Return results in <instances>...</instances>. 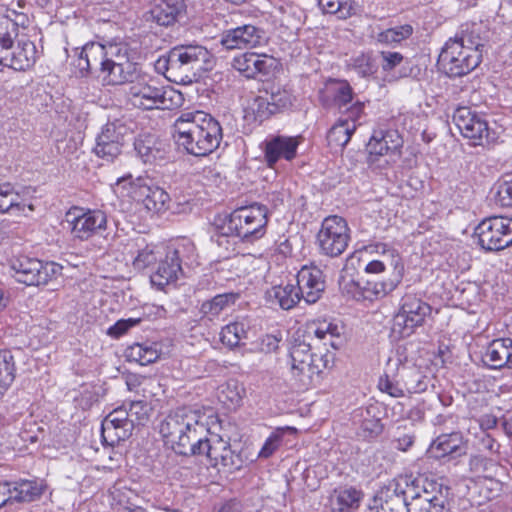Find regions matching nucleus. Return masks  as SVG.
<instances>
[{
    "mask_svg": "<svg viewBox=\"0 0 512 512\" xmlns=\"http://www.w3.org/2000/svg\"><path fill=\"white\" fill-rule=\"evenodd\" d=\"M198 410L180 407L171 411L160 424V434L172 450L183 456L206 455L218 471L233 473L243 468L246 458L229 440L219 435L207 438L209 429Z\"/></svg>",
    "mask_w": 512,
    "mask_h": 512,
    "instance_id": "obj_1",
    "label": "nucleus"
},
{
    "mask_svg": "<svg viewBox=\"0 0 512 512\" xmlns=\"http://www.w3.org/2000/svg\"><path fill=\"white\" fill-rule=\"evenodd\" d=\"M76 66L80 76L97 72L103 84L111 86L131 84L140 73L139 65L130 59L127 49L96 42L83 46Z\"/></svg>",
    "mask_w": 512,
    "mask_h": 512,
    "instance_id": "obj_2",
    "label": "nucleus"
},
{
    "mask_svg": "<svg viewBox=\"0 0 512 512\" xmlns=\"http://www.w3.org/2000/svg\"><path fill=\"white\" fill-rule=\"evenodd\" d=\"M487 33L477 23L464 24L443 46L438 64L449 77H461L474 70L482 61V49Z\"/></svg>",
    "mask_w": 512,
    "mask_h": 512,
    "instance_id": "obj_3",
    "label": "nucleus"
},
{
    "mask_svg": "<svg viewBox=\"0 0 512 512\" xmlns=\"http://www.w3.org/2000/svg\"><path fill=\"white\" fill-rule=\"evenodd\" d=\"M423 488L424 495L417 494L419 503L409 507L405 489L393 480L377 492L369 512H451L449 487L427 482Z\"/></svg>",
    "mask_w": 512,
    "mask_h": 512,
    "instance_id": "obj_4",
    "label": "nucleus"
},
{
    "mask_svg": "<svg viewBox=\"0 0 512 512\" xmlns=\"http://www.w3.org/2000/svg\"><path fill=\"white\" fill-rule=\"evenodd\" d=\"M174 139L187 153L203 157L215 151L222 140V127L203 111L182 112L174 123Z\"/></svg>",
    "mask_w": 512,
    "mask_h": 512,
    "instance_id": "obj_5",
    "label": "nucleus"
},
{
    "mask_svg": "<svg viewBox=\"0 0 512 512\" xmlns=\"http://www.w3.org/2000/svg\"><path fill=\"white\" fill-rule=\"evenodd\" d=\"M215 65L213 54L198 44L177 45L165 59L167 77L176 83L190 84Z\"/></svg>",
    "mask_w": 512,
    "mask_h": 512,
    "instance_id": "obj_6",
    "label": "nucleus"
},
{
    "mask_svg": "<svg viewBox=\"0 0 512 512\" xmlns=\"http://www.w3.org/2000/svg\"><path fill=\"white\" fill-rule=\"evenodd\" d=\"M291 375L295 385L300 390H307L314 386L324 369L333 361V354L314 353L311 344L299 342L290 349Z\"/></svg>",
    "mask_w": 512,
    "mask_h": 512,
    "instance_id": "obj_7",
    "label": "nucleus"
},
{
    "mask_svg": "<svg viewBox=\"0 0 512 512\" xmlns=\"http://www.w3.org/2000/svg\"><path fill=\"white\" fill-rule=\"evenodd\" d=\"M223 219L224 233H235L240 241L253 242L266 233L268 208L263 204L253 203L235 209Z\"/></svg>",
    "mask_w": 512,
    "mask_h": 512,
    "instance_id": "obj_8",
    "label": "nucleus"
},
{
    "mask_svg": "<svg viewBox=\"0 0 512 512\" xmlns=\"http://www.w3.org/2000/svg\"><path fill=\"white\" fill-rule=\"evenodd\" d=\"M172 90H166L152 78L141 76L133 80L126 92L127 100L131 105L143 110L166 109L172 100Z\"/></svg>",
    "mask_w": 512,
    "mask_h": 512,
    "instance_id": "obj_9",
    "label": "nucleus"
},
{
    "mask_svg": "<svg viewBox=\"0 0 512 512\" xmlns=\"http://www.w3.org/2000/svg\"><path fill=\"white\" fill-rule=\"evenodd\" d=\"M14 277L20 283L31 286L47 285L62 276L63 267L55 262H42L36 258L19 256L11 261Z\"/></svg>",
    "mask_w": 512,
    "mask_h": 512,
    "instance_id": "obj_10",
    "label": "nucleus"
},
{
    "mask_svg": "<svg viewBox=\"0 0 512 512\" xmlns=\"http://www.w3.org/2000/svg\"><path fill=\"white\" fill-rule=\"evenodd\" d=\"M431 313V307L413 293H406L400 301L399 310L394 315L392 330L400 337H408L417 327L424 324Z\"/></svg>",
    "mask_w": 512,
    "mask_h": 512,
    "instance_id": "obj_11",
    "label": "nucleus"
},
{
    "mask_svg": "<svg viewBox=\"0 0 512 512\" xmlns=\"http://www.w3.org/2000/svg\"><path fill=\"white\" fill-rule=\"evenodd\" d=\"M347 221L337 215L326 217L317 234L320 252L329 257H338L345 252L350 242Z\"/></svg>",
    "mask_w": 512,
    "mask_h": 512,
    "instance_id": "obj_12",
    "label": "nucleus"
},
{
    "mask_svg": "<svg viewBox=\"0 0 512 512\" xmlns=\"http://www.w3.org/2000/svg\"><path fill=\"white\" fill-rule=\"evenodd\" d=\"M479 245L487 251H499L512 244V218L494 216L484 219L474 232Z\"/></svg>",
    "mask_w": 512,
    "mask_h": 512,
    "instance_id": "obj_13",
    "label": "nucleus"
},
{
    "mask_svg": "<svg viewBox=\"0 0 512 512\" xmlns=\"http://www.w3.org/2000/svg\"><path fill=\"white\" fill-rule=\"evenodd\" d=\"M65 217L72 237L80 241H87L107 228V216L101 210L75 206L67 211Z\"/></svg>",
    "mask_w": 512,
    "mask_h": 512,
    "instance_id": "obj_14",
    "label": "nucleus"
},
{
    "mask_svg": "<svg viewBox=\"0 0 512 512\" xmlns=\"http://www.w3.org/2000/svg\"><path fill=\"white\" fill-rule=\"evenodd\" d=\"M453 121L463 137L472 144L484 145L490 140V128L486 118L469 107H459L453 114Z\"/></svg>",
    "mask_w": 512,
    "mask_h": 512,
    "instance_id": "obj_15",
    "label": "nucleus"
},
{
    "mask_svg": "<svg viewBox=\"0 0 512 512\" xmlns=\"http://www.w3.org/2000/svg\"><path fill=\"white\" fill-rule=\"evenodd\" d=\"M187 248L184 245L178 247H167L159 257V262L154 273L151 274L150 280L153 286L163 289L178 280L182 275L183 253Z\"/></svg>",
    "mask_w": 512,
    "mask_h": 512,
    "instance_id": "obj_16",
    "label": "nucleus"
},
{
    "mask_svg": "<svg viewBox=\"0 0 512 512\" xmlns=\"http://www.w3.org/2000/svg\"><path fill=\"white\" fill-rule=\"evenodd\" d=\"M127 415L126 405L124 404L115 408L104 418L101 425V435L106 444L114 446L131 436L133 428Z\"/></svg>",
    "mask_w": 512,
    "mask_h": 512,
    "instance_id": "obj_17",
    "label": "nucleus"
},
{
    "mask_svg": "<svg viewBox=\"0 0 512 512\" xmlns=\"http://www.w3.org/2000/svg\"><path fill=\"white\" fill-rule=\"evenodd\" d=\"M299 137L276 135L264 141V160L269 168H274L280 160L292 161L297 156Z\"/></svg>",
    "mask_w": 512,
    "mask_h": 512,
    "instance_id": "obj_18",
    "label": "nucleus"
},
{
    "mask_svg": "<svg viewBox=\"0 0 512 512\" xmlns=\"http://www.w3.org/2000/svg\"><path fill=\"white\" fill-rule=\"evenodd\" d=\"M131 189L134 198L141 201L147 210L160 212L167 208L169 194L162 188L152 185L151 181L139 177L131 184Z\"/></svg>",
    "mask_w": 512,
    "mask_h": 512,
    "instance_id": "obj_19",
    "label": "nucleus"
},
{
    "mask_svg": "<svg viewBox=\"0 0 512 512\" xmlns=\"http://www.w3.org/2000/svg\"><path fill=\"white\" fill-rule=\"evenodd\" d=\"M265 40V32L254 25L238 26L223 33L221 44L227 50L253 48Z\"/></svg>",
    "mask_w": 512,
    "mask_h": 512,
    "instance_id": "obj_20",
    "label": "nucleus"
},
{
    "mask_svg": "<svg viewBox=\"0 0 512 512\" xmlns=\"http://www.w3.org/2000/svg\"><path fill=\"white\" fill-rule=\"evenodd\" d=\"M296 286L306 303H316L325 289L323 272L317 266L302 267L297 274Z\"/></svg>",
    "mask_w": 512,
    "mask_h": 512,
    "instance_id": "obj_21",
    "label": "nucleus"
},
{
    "mask_svg": "<svg viewBox=\"0 0 512 512\" xmlns=\"http://www.w3.org/2000/svg\"><path fill=\"white\" fill-rule=\"evenodd\" d=\"M232 66L246 78L266 76L274 68V59L265 54L247 52L236 56Z\"/></svg>",
    "mask_w": 512,
    "mask_h": 512,
    "instance_id": "obj_22",
    "label": "nucleus"
},
{
    "mask_svg": "<svg viewBox=\"0 0 512 512\" xmlns=\"http://www.w3.org/2000/svg\"><path fill=\"white\" fill-rule=\"evenodd\" d=\"M36 54L37 50L33 42H18L0 57V67L7 66L17 71H25L35 64Z\"/></svg>",
    "mask_w": 512,
    "mask_h": 512,
    "instance_id": "obj_23",
    "label": "nucleus"
},
{
    "mask_svg": "<svg viewBox=\"0 0 512 512\" xmlns=\"http://www.w3.org/2000/svg\"><path fill=\"white\" fill-rule=\"evenodd\" d=\"M344 333V327L339 321L329 319H315L307 324V334L318 341H324V345L329 344L337 349L341 344V337Z\"/></svg>",
    "mask_w": 512,
    "mask_h": 512,
    "instance_id": "obj_24",
    "label": "nucleus"
},
{
    "mask_svg": "<svg viewBox=\"0 0 512 512\" xmlns=\"http://www.w3.org/2000/svg\"><path fill=\"white\" fill-rule=\"evenodd\" d=\"M483 361L491 369H512V339H494L487 346Z\"/></svg>",
    "mask_w": 512,
    "mask_h": 512,
    "instance_id": "obj_25",
    "label": "nucleus"
},
{
    "mask_svg": "<svg viewBox=\"0 0 512 512\" xmlns=\"http://www.w3.org/2000/svg\"><path fill=\"white\" fill-rule=\"evenodd\" d=\"M363 499V492L355 487L335 489L328 498L327 507L331 512H355Z\"/></svg>",
    "mask_w": 512,
    "mask_h": 512,
    "instance_id": "obj_26",
    "label": "nucleus"
},
{
    "mask_svg": "<svg viewBox=\"0 0 512 512\" xmlns=\"http://www.w3.org/2000/svg\"><path fill=\"white\" fill-rule=\"evenodd\" d=\"M138 156L146 164H159L167 158L166 144L152 135H144L134 142Z\"/></svg>",
    "mask_w": 512,
    "mask_h": 512,
    "instance_id": "obj_27",
    "label": "nucleus"
},
{
    "mask_svg": "<svg viewBox=\"0 0 512 512\" xmlns=\"http://www.w3.org/2000/svg\"><path fill=\"white\" fill-rule=\"evenodd\" d=\"M184 7L183 0H159L150 10V18L159 26L168 27L178 21Z\"/></svg>",
    "mask_w": 512,
    "mask_h": 512,
    "instance_id": "obj_28",
    "label": "nucleus"
},
{
    "mask_svg": "<svg viewBox=\"0 0 512 512\" xmlns=\"http://www.w3.org/2000/svg\"><path fill=\"white\" fill-rule=\"evenodd\" d=\"M26 209L32 212L35 207L32 203H26L11 183L0 184V213L11 211L27 216Z\"/></svg>",
    "mask_w": 512,
    "mask_h": 512,
    "instance_id": "obj_29",
    "label": "nucleus"
},
{
    "mask_svg": "<svg viewBox=\"0 0 512 512\" xmlns=\"http://www.w3.org/2000/svg\"><path fill=\"white\" fill-rule=\"evenodd\" d=\"M402 146V140L397 131L375 132L367 145L371 155L383 156L396 152Z\"/></svg>",
    "mask_w": 512,
    "mask_h": 512,
    "instance_id": "obj_30",
    "label": "nucleus"
},
{
    "mask_svg": "<svg viewBox=\"0 0 512 512\" xmlns=\"http://www.w3.org/2000/svg\"><path fill=\"white\" fill-rule=\"evenodd\" d=\"M159 345L155 342L134 343L125 349L124 356L128 362L142 366L156 362L160 357Z\"/></svg>",
    "mask_w": 512,
    "mask_h": 512,
    "instance_id": "obj_31",
    "label": "nucleus"
},
{
    "mask_svg": "<svg viewBox=\"0 0 512 512\" xmlns=\"http://www.w3.org/2000/svg\"><path fill=\"white\" fill-rule=\"evenodd\" d=\"M365 250L370 253H376L377 258L375 260L383 262V266L388 270H392V275L399 273L400 276H403L404 265L396 249L385 243H375L366 246Z\"/></svg>",
    "mask_w": 512,
    "mask_h": 512,
    "instance_id": "obj_32",
    "label": "nucleus"
},
{
    "mask_svg": "<svg viewBox=\"0 0 512 512\" xmlns=\"http://www.w3.org/2000/svg\"><path fill=\"white\" fill-rule=\"evenodd\" d=\"M266 296L271 304H277L284 310L292 309L303 299L299 289L293 284L272 287L266 292Z\"/></svg>",
    "mask_w": 512,
    "mask_h": 512,
    "instance_id": "obj_33",
    "label": "nucleus"
},
{
    "mask_svg": "<svg viewBox=\"0 0 512 512\" xmlns=\"http://www.w3.org/2000/svg\"><path fill=\"white\" fill-rule=\"evenodd\" d=\"M463 438L460 433L453 432L438 436L430 445L429 452L435 458H443L454 453H464Z\"/></svg>",
    "mask_w": 512,
    "mask_h": 512,
    "instance_id": "obj_34",
    "label": "nucleus"
},
{
    "mask_svg": "<svg viewBox=\"0 0 512 512\" xmlns=\"http://www.w3.org/2000/svg\"><path fill=\"white\" fill-rule=\"evenodd\" d=\"M132 122L126 118H117L109 120L102 128L100 134L97 136L101 139L117 144L124 145L125 140L133 131Z\"/></svg>",
    "mask_w": 512,
    "mask_h": 512,
    "instance_id": "obj_35",
    "label": "nucleus"
},
{
    "mask_svg": "<svg viewBox=\"0 0 512 512\" xmlns=\"http://www.w3.org/2000/svg\"><path fill=\"white\" fill-rule=\"evenodd\" d=\"M13 503L31 502L43 493V486L36 480L10 481Z\"/></svg>",
    "mask_w": 512,
    "mask_h": 512,
    "instance_id": "obj_36",
    "label": "nucleus"
},
{
    "mask_svg": "<svg viewBox=\"0 0 512 512\" xmlns=\"http://www.w3.org/2000/svg\"><path fill=\"white\" fill-rule=\"evenodd\" d=\"M379 407L371 405L364 411H361L362 417L358 434L363 438L370 439L379 436L383 431V424L380 417L377 415Z\"/></svg>",
    "mask_w": 512,
    "mask_h": 512,
    "instance_id": "obj_37",
    "label": "nucleus"
},
{
    "mask_svg": "<svg viewBox=\"0 0 512 512\" xmlns=\"http://www.w3.org/2000/svg\"><path fill=\"white\" fill-rule=\"evenodd\" d=\"M355 130L356 124L353 121L340 118L328 131L327 141L333 148H343Z\"/></svg>",
    "mask_w": 512,
    "mask_h": 512,
    "instance_id": "obj_38",
    "label": "nucleus"
},
{
    "mask_svg": "<svg viewBox=\"0 0 512 512\" xmlns=\"http://www.w3.org/2000/svg\"><path fill=\"white\" fill-rule=\"evenodd\" d=\"M318 7L322 13L336 15L338 19H347L356 13L353 0H318Z\"/></svg>",
    "mask_w": 512,
    "mask_h": 512,
    "instance_id": "obj_39",
    "label": "nucleus"
},
{
    "mask_svg": "<svg viewBox=\"0 0 512 512\" xmlns=\"http://www.w3.org/2000/svg\"><path fill=\"white\" fill-rule=\"evenodd\" d=\"M15 360L9 350H0V399L15 379Z\"/></svg>",
    "mask_w": 512,
    "mask_h": 512,
    "instance_id": "obj_40",
    "label": "nucleus"
},
{
    "mask_svg": "<svg viewBox=\"0 0 512 512\" xmlns=\"http://www.w3.org/2000/svg\"><path fill=\"white\" fill-rule=\"evenodd\" d=\"M18 33V24L8 16L0 14V57L13 48Z\"/></svg>",
    "mask_w": 512,
    "mask_h": 512,
    "instance_id": "obj_41",
    "label": "nucleus"
},
{
    "mask_svg": "<svg viewBox=\"0 0 512 512\" xmlns=\"http://www.w3.org/2000/svg\"><path fill=\"white\" fill-rule=\"evenodd\" d=\"M237 298L238 295L235 293L218 294L212 299L203 302L200 311L211 319L218 316L226 307L234 304Z\"/></svg>",
    "mask_w": 512,
    "mask_h": 512,
    "instance_id": "obj_42",
    "label": "nucleus"
},
{
    "mask_svg": "<svg viewBox=\"0 0 512 512\" xmlns=\"http://www.w3.org/2000/svg\"><path fill=\"white\" fill-rule=\"evenodd\" d=\"M244 394V388L236 380H229L220 386L218 399L227 407L240 405Z\"/></svg>",
    "mask_w": 512,
    "mask_h": 512,
    "instance_id": "obj_43",
    "label": "nucleus"
},
{
    "mask_svg": "<svg viewBox=\"0 0 512 512\" xmlns=\"http://www.w3.org/2000/svg\"><path fill=\"white\" fill-rule=\"evenodd\" d=\"M151 411L152 409L146 401L130 402L128 408L126 407V413L132 428L134 429L136 425H144L149 420Z\"/></svg>",
    "mask_w": 512,
    "mask_h": 512,
    "instance_id": "obj_44",
    "label": "nucleus"
},
{
    "mask_svg": "<svg viewBox=\"0 0 512 512\" xmlns=\"http://www.w3.org/2000/svg\"><path fill=\"white\" fill-rule=\"evenodd\" d=\"M245 324L233 322L222 328L220 337L223 344L229 347H236L243 338H246Z\"/></svg>",
    "mask_w": 512,
    "mask_h": 512,
    "instance_id": "obj_45",
    "label": "nucleus"
},
{
    "mask_svg": "<svg viewBox=\"0 0 512 512\" xmlns=\"http://www.w3.org/2000/svg\"><path fill=\"white\" fill-rule=\"evenodd\" d=\"M224 226V219L220 218L216 220L215 227H216V234L212 236V240L217 244L219 248H223L227 255L225 257H229L231 253L235 251L234 245L236 244V239H239V237L236 236L235 233H224L222 231V227Z\"/></svg>",
    "mask_w": 512,
    "mask_h": 512,
    "instance_id": "obj_46",
    "label": "nucleus"
},
{
    "mask_svg": "<svg viewBox=\"0 0 512 512\" xmlns=\"http://www.w3.org/2000/svg\"><path fill=\"white\" fill-rule=\"evenodd\" d=\"M412 27L408 24L386 29L380 32L376 39L382 44H395L407 39L412 34Z\"/></svg>",
    "mask_w": 512,
    "mask_h": 512,
    "instance_id": "obj_47",
    "label": "nucleus"
},
{
    "mask_svg": "<svg viewBox=\"0 0 512 512\" xmlns=\"http://www.w3.org/2000/svg\"><path fill=\"white\" fill-rule=\"evenodd\" d=\"M123 145L116 142L96 138V145L93 149L94 153L107 162H113L122 152Z\"/></svg>",
    "mask_w": 512,
    "mask_h": 512,
    "instance_id": "obj_48",
    "label": "nucleus"
},
{
    "mask_svg": "<svg viewBox=\"0 0 512 512\" xmlns=\"http://www.w3.org/2000/svg\"><path fill=\"white\" fill-rule=\"evenodd\" d=\"M403 276H400L399 273L396 275H392V277L388 281H382V282H375L371 283L368 282L367 286L363 289L374 295L376 298H381L387 295L388 293L392 292L401 282Z\"/></svg>",
    "mask_w": 512,
    "mask_h": 512,
    "instance_id": "obj_49",
    "label": "nucleus"
},
{
    "mask_svg": "<svg viewBox=\"0 0 512 512\" xmlns=\"http://www.w3.org/2000/svg\"><path fill=\"white\" fill-rule=\"evenodd\" d=\"M161 255L162 252L159 248L146 245L143 249L138 251L137 256L134 258L133 266L137 270H143L154 264Z\"/></svg>",
    "mask_w": 512,
    "mask_h": 512,
    "instance_id": "obj_50",
    "label": "nucleus"
},
{
    "mask_svg": "<svg viewBox=\"0 0 512 512\" xmlns=\"http://www.w3.org/2000/svg\"><path fill=\"white\" fill-rule=\"evenodd\" d=\"M427 376L422 375L417 369H411L405 375V389L408 393H421L427 389Z\"/></svg>",
    "mask_w": 512,
    "mask_h": 512,
    "instance_id": "obj_51",
    "label": "nucleus"
},
{
    "mask_svg": "<svg viewBox=\"0 0 512 512\" xmlns=\"http://www.w3.org/2000/svg\"><path fill=\"white\" fill-rule=\"evenodd\" d=\"M470 471L482 475L485 478H492V470L498 469V466L492 461L480 455L471 456L469 460Z\"/></svg>",
    "mask_w": 512,
    "mask_h": 512,
    "instance_id": "obj_52",
    "label": "nucleus"
},
{
    "mask_svg": "<svg viewBox=\"0 0 512 512\" xmlns=\"http://www.w3.org/2000/svg\"><path fill=\"white\" fill-rule=\"evenodd\" d=\"M352 69L361 77H367L377 71V64L368 54H361L352 60Z\"/></svg>",
    "mask_w": 512,
    "mask_h": 512,
    "instance_id": "obj_53",
    "label": "nucleus"
},
{
    "mask_svg": "<svg viewBox=\"0 0 512 512\" xmlns=\"http://www.w3.org/2000/svg\"><path fill=\"white\" fill-rule=\"evenodd\" d=\"M353 99V90L352 87L346 81H339L336 83L334 92H333V100L339 109L346 108V106Z\"/></svg>",
    "mask_w": 512,
    "mask_h": 512,
    "instance_id": "obj_54",
    "label": "nucleus"
},
{
    "mask_svg": "<svg viewBox=\"0 0 512 512\" xmlns=\"http://www.w3.org/2000/svg\"><path fill=\"white\" fill-rule=\"evenodd\" d=\"M268 100L271 108L274 109V113L278 109L287 108L292 105V95L289 91L280 87L272 88Z\"/></svg>",
    "mask_w": 512,
    "mask_h": 512,
    "instance_id": "obj_55",
    "label": "nucleus"
},
{
    "mask_svg": "<svg viewBox=\"0 0 512 512\" xmlns=\"http://www.w3.org/2000/svg\"><path fill=\"white\" fill-rule=\"evenodd\" d=\"M378 387L382 392H385L395 398L404 396L406 391L405 384L401 385L398 381L391 379L388 375L380 377Z\"/></svg>",
    "mask_w": 512,
    "mask_h": 512,
    "instance_id": "obj_56",
    "label": "nucleus"
},
{
    "mask_svg": "<svg viewBox=\"0 0 512 512\" xmlns=\"http://www.w3.org/2000/svg\"><path fill=\"white\" fill-rule=\"evenodd\" d=\"M140 321L139 318L120 319L108 329L107 333L114 338H118L130 328L136 326Z\"/></svg>",
    "mask_w": 512,
    "mask_h": 512,
    "instance_id": "obj_57",
    "label": "nucleus"
},
{
    "mask_svg": "<svg viewBox=\"0 0 512 512\" xmlns=\"http://www.w3.org/2000/svg\"><path fill=\"white\" fill-rule=\"evenodd\" d=\"M251 109L260 120L274 113V109L271 108L268 98L263 97H256L251 105Z\"/></svg>",
    "mask_w": 512,
    "mask_h": 512,
    "instance_id": "obj_58",
    "label": "nucleus"
},
{
    "mask_svg": "<svg viewBox=\"0 0 512 512\" xmlns=\"http://www.w3.org/2000/svg\"><path fill=\"white\" fill-rule=\"evenodd\" d=\"M496 200L502 207H512V179L499 185Z\"/></svg>",
    "mask_w": 512,
    "mask_h": 512,
    "instance_id": "obj_59",
    "label": "nucleus"
},
{
    "mask_svg": "<svg viewBox=\"0 0 512 512\" xmlns=\"http://www.w3.org/2000/svg\"><path fill=\"white\" fill-rule=\"evenodd\" d=\"M282 442V435L280 433H272L265 441L259 456L262 458L270 457L280 446Z\"/></svg>",
    "mask_w": 512,
    "mask_h": 512,
    "instance_id": "obj_60",
    "label": "nucleus"
},
{
    "mask_svg": "<svg viewBox=\"0 0 512 512\" xmlns=\"http://www.w3.org/2000/svg\"><path fill=\"white\" fill-rule=\"evenodd\" d=\"M479 448L491 455H497L499 454L500 444L489 433L482 432L479 436Z\"/></svg>",
    "mask_w": 512,
    "mask_h": 512,
    "instance_id": "obj_61",
    "label": "nucleus"
},
{
    "mask_svg": "<svg viewBox=\"0 0 512 512\" xmlns=\"http://www.w3.org/2000/svg\"><path fill=\"white\" fill-rule=\"evenodd\" d=\"M381 58H382L381 65H382V68L384 71H390V70L394 69L403 60L402 54H400L398 52H390V51H382Z\"/></svg>",
    "mask_w": 512,
    "mask_h": 512,
    "instance_id": "obj_62",
    "label": "nucleus"
},
{
    "mask_svg": "<svg viewBox=\"0 0 512 512\" xmlns=\"http://www.w3.org/2000/svg\"><path fill=\"white\" fill-rule=\"evenodd\" d=\"M13 504L10 481L0 482V508Z\"/></svg>",
    "mask_w": 512,
    "mask_h": 512,
    "instance_id": "obj_63",
    "label": "nucleus"
},
{
    "mask_svg": "<svg viewBox=\"0 0 512 512\" xmlns=\"http://www.w3.org/2000/svg\"><path fill=\"white\" fill-rule=\"evenodd\" d=\"M364 109V104L362 102L357 101L352 106L345 108L347 112V117L349 121H353L356 124V121L361 117Z\"/></svg>",
    "mask_w": 512,
    "mask_h": 512,
    "instance_id": "obj_64",
    "label": "nucleus"
}]
</instances>
